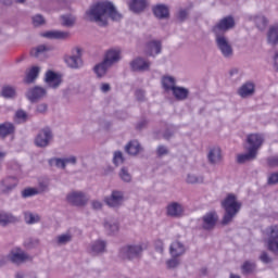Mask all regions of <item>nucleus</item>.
<instances>
[{
  "label": "nucleus",
  "mask_w": 278,
  "mask_h": 278,
  "mask_svg": "<svg viewBox=\"0 0 278 278\" xmlns=\"http://www.w3.org/2000/svg\"><path fill=\"white\" fill-rule=\"evenodd\" d=\"M86 16L91 23H98L102 27L108 25V18L111 21H121L123 15L118 13L114 3L110 1H102L92 4L89 10L86 11Z\"/></svg>",
  "instance_id": "nucleus-1"
},
{
  "label": "nucleus",
  "mask_w": 278,
  "mask_h": 278,
  "mask_svg": "<svg viewBox=\"0 0 278 278\" xmlns=\"http://www.w3.org/2000/svg\"><path fill=\"white\" fill-rule=\"evenodd\" d=\"M222 207L225 210L224 217L222 219V225H229L233 222V218L238 215L242 207V203L238 201L236 194L230 193L222 201Z\"/></svg>",
  "instance_id": "nucleus-2"
},
{
  "label": "nucleus",
  "mask_w": 278,
  "mask_h": 278,
  "mask_svg": "<svg viewBox=\"0 0 278 278\" xmlns=\"http://www.w3.org/2000/svg\"><path fill=\"white\" fill-rule=\"evenodd\" d=\"M147 251V243H128L119 249L118 255L122 260L127 262H136L142 260V253Z\"/></svg>",
  "instance_id": "nucleus-3"
},
{
  "label": "nucleus",
  "mask_w": 278,
  "mask_h": 278,
  "mask_svg": "<svg viewBox=\"0 0 278 278\" xmlns=\"http://www.w3.org/2000/svg\"><path fill=\"white\" fill-rule=\"evenodd\" d=\"M215 43L222 55L226 59L233 58V47L225 35H215Z\"/></svg>",
  "instance_id": "nucleus-4"
},
{
  "label": "nucleus",
  "mask_w": 278,
  "mask_h": 278,
  "mask_svg": "<svg viewBox=\"0 0 278 278\" xmlns=\"http://www.w3.org/2000/svg\"><path fill=\"white\" fill-rule=\"evenodd\" d=\"M233 27H236L233 16H226L212 27V33L214 36H225V33L233 29Z\"/></svg>",
  "instance_id": "nucleus-5"
},
{
  "label": "nucleus",
  "mask_w": 278,
  "mask_h": 278,
  "mask_svg": "<svg viewBox=\"0 0 278 278\" xmlns=\"http://www.w3.org/2000/svg\"><path fill=\"white\" fill-rule=\"evenodd\" d=\"M51 140H53V132L51 131V128L46 127L35 137V147H38L39 149H47V147L51 144Z\"/></svg>",
  "instance_id": "nucleus-6"
},
{
  "label": "nucleus",
  "mask_w": 278,
  "mask_h": 278,
  "mask_svg": "<svg viewBox=\"0 0 278 278\" xmlns=\"http://www.w3.org/2000/svg\"><path fill=\"white\" fill-rule=\"evenodd\" d=\"M66 201L74 207H84L88 204L89 198L83 191H72L67 193Z\"/></svg>",
  "instance_id": "nucleus-7"
},
{
  "label": "nucleus",
  "mask_w": 278,
  "mask_h": 278,
  "mask_svg": "<svg viewBox=\"0 0 278 278\" xmlns=\"http://www.w3.org/2000/svg\"><path fill=\"white\" fill-rule=\"evenodd\" d=\"M129 66L134 73H147L151 71V61L142 56H137L130 61Z\"/></svg>",
  "instance_id": "nucleus-8"
},
{
  "label": "nucleus",
  "mask_w": 278,
  "mask_h": 278,
  "mask_svg": "<svg viewBox=\"0 0 278 278\" xmlns=\"http://www.w3.org/2000/svg\"><path fill=\"white\" fill-rule=\"evenodd\" d=\"M65 63L70 68H81L84 61H81V49L75 48L71 55H65Z\"/></svg>",
  "instance_id": "nucleus-9"
},
{
  "label": "nucleus",
  "mask_w": 278,
  "mask_h": 278,
  "mask_svg": "<svg viewBox=\"0 0 278 278\" xmlns=\"http://www.w3.org/2000/svg\"><path fill=\"white\" fill-rule=\"evenodd\" d=\"M269 239L267 241V249L274 255L278 256V226H271L267 229Z\"/></svg>",
  "instance_id": "nucleus-10"
},
{
  "label": "nucleus",
  "mask_w": 278,
  "mask_h": 278,
  "mask_svg": "<svg viewBox=\"0 0 278 278\" xmlns=\"http://www.w3.org/2000/svg\"><path fill=\"white\" fill-rule=\"evenodd\" d=\"M109 207H121L125 203V193L123 191L113 190L111 195L104 199Z\"/></svg>",
  "instance_id": "nucleus-11"
},
{
  "label": "nucleus",
  "mask_w": 278,
  "mask_h": 278,
  "mask_svg": "<svg viewBox=\"0 0 278 278\" xmlns=\"http://www.w3.org/2000/svg\"><path fill=\"white\" fill-rule=\"evenodd\" d=\"M186 208L179 202H170L166 206V216L169 218H184Z\"/></svg>",
  "instance_id": "nucleus-12"
},
{
  "label": "nucleus",
  "mask_w": 278,
  "mask_h": 278,
  "mask_svg": "<svg viewBox=\"0 0 278 278\" xmlns=\"http://www.w3.org/2000/svg\"><path fill=\"white\" fill-rule=\"evenodd\" d=\"M18 186V178L16 176H7L0 181V190L2 194H10Z\"/></svg>",
  "instance_id": "nucleus-13"
},
{
  "label": "nucleus",
  "mask_w": 278,
  "mask_h": 278,
  "mask_svg": "<svg viewBox=\"0 0 278 278\" xmlns=\"http://www.w3.org/2000/svg\"><path fill=\"white\" fill-rule=\"evenodd\" d=\"M207 162L211 166H218L223 162V150H220V147L213 146L208 149Z\"/></svg>",
  "instance_id": "nucleus-14"
},
{
  "label": "nucleus",
  "mask_w": 278,
  "mask_h": 278,
  "mask_svg": "<svg viewBox=\"0 0 278 278\" xmlns=\"http://www.w3.org/2000/svg\"><path fill=\"white\" fill-rule=\"evenodd\" d=\"M218 223V214L216 212H208L202 217V229L212 231Z\"/></svg>",
  "instance_id": "nucleus-15"
},
{
  "label": "nucleus",
  "mask_w": 278,
  "mask_h": 278,
  "mask_svg": "<svg viewBox=\"0 0 278 278\" xmlns=\"http://www.w3.org/2000/svg\"><path fill=\"white\" fill-rule=\"evenodd\" d=\"M247 140H248V144H250L248 149H250L254 153H257V151L262 149V144H264V135L251 134L248 136Z\"/></svg>",
  "instance_id": "nucleus-16"
},
{
  "label": "nucleus",
  "mask_w": 278,
  "mask_h": 278,
  "mask_svg": "<svg viewBox=\"0 0 278 278\" xmlns=\"http://www.w3.org/2000/svg\"><path fill=\"white\" fill-rule=\"evenodd\" d=\"M42 38H47L48 40H66L71 38V33L62 31V30H48L41 33Z\"/></svg>",
  "instance_id": "nucleus-17"
},
{
  "label": "nucleus",
  "mask_w": 278,
  "mask_h": 278,
  "mask_svg": "<svg viewBox=\"0 0 278 278\" xmlns=\"http://www.w3.org/2000/svg\"><path fill=\"white\" fill-rule=\"evenodd\" d=\"M237 94L241 97V99H249V97H253V94H255V84L248 81L241 85L237 90Z\"/></svg>",
  "instance_id": "nucleus-18"
},
{
  "label": "nucleus",
  "mask_w": 278,
  "mask_h": 278,
  "mask_svg": "<svg viewBox=\"0 0 278 278\" xmlns=\"http://www.w3.org/2000/svg\"><path fill=\"white\" fill-rule=\"evenodd\" d=\"M108 251V242L103 240H96L90 244L89 253L91 255H103Z\"/></svg>",
  "instance_id": "nucleus-19"
},
{
  "label": "nucleus",
  "mask_w": 278,
  "mask_h": 278,
  "mask_svg": "<svg viewBox=\"0 0 278 278\" xmlns=\"http://www.w3.org/2000/svg\"><path fill=\"white\" fill-rule=\"evenodd\" d=\"M47 94V89L41 87H35L27 91L26 97L30 103H36L39 99H42Z\"/></svg>",
  "instance_id": "nucleus-20"
},
{
  "label": "nucleus",
  "mask_w": 278,
  "mask_h": 278,
  "mask_svg": "<svg viewBox=\"0 0 278 278\" xmlns=\"http://www.w3.org/2000/svg\"><path fill=\"white\" fill-rule=\"evenodd\" d=\"M186 245L181 241H174L169 247V255L172 257H181V255H186Z\"/></svg>",
  "instance_id": "nucleus-21"
},
{
  "label": "nucleus",
  "mask_w": 278,
  "mask_h": 278,
  "mask_svg": "<svg viewBox=\"0 0 278 278\" xmlns=\"http://www.w3.org/2000/svg\"><path fill=\"white\" fill-rule=\"evenodd\" d=\"M129 10L135 14H140V12H144L147 7L149 5V0H130L128 3Z\"/></svg>",
  "instance_id": "nucleus-22"
},
{
  "label": "nucleus",
  "mask_w": 278,
  "mask_h": 278,
  "mask_svg": "<svg viewBox=\"0 0 278 278\" xmlns=\"http://www.w3.org/2000/svg\"><path fill=\"white\" fill-rule=\"evenodd\" d=\"M45 81H46V84H48V86L50 88H59L60 85L62 84V78H60V76L58 74H55V72L48 71L46 73Z\"/></svg>",
  "instance_id": "nucleus-23"
},
{
  "label": "nucleus",
  "mask_w": 278,
  "mask_h": 278,
  "mask_svg": "<svg viewBox=\"0 0 278 278\" xmlns=\"http://www.w3.org/2000/svg\"><path fill=\"white\" fill-rule=\"evenodd\" d=\"M152 12L156 18L164 20L170 16L168 7L166 4H156L153 7Z\"/></svg>",
  "instance_id": "nucleus-24"
},
{
  "label": "nucleus",
  "mask_w": 278,
  "mask_h": 278,
  "mask_svg": "<svg viewBox=\"0 0 278 278\" xmlns=\"http://www.w3.org/2000/svg\"><path fill=\"white\" fill-rule=\"evenodd\" d=\"M146 53L147 55H157L162 53V42L157 40L148 42Z\"/></svg>",
  "instance_id": "nucleus-25"
},
{
  "label": "nucleus",
  "mask_w": 278,
  "mask_h": 278,
  "mask_svg": "<svg viewBox=\"0 0 278 278\" xmlns=\"http://www.w3.org/2000/svg\"><path fill=\"white\" fill-rule=\"evenodd\" d=\"M172 92L176 101H186L190 97V90L186 87L176 86Z\"/></svg>",
  "instance_id": "nucleus-26"
},
{
  "label": "nucleus",
  "mask_w": 278,
  "mask_h": 278,
  "mask_svg": "<svg viewBox=\"0 0 278 278\" xmlns=\"http://www.w3.org/2000/svg\"><path fill=\"white\" fill-rule=\"evenodd\" d=\"M125 151L128 155H138L142 151V146L139 140H132L126 144Z\"/></svg>",
  "instance_id": "nucleus-27"
},
{
  "label": "nucleus",
  "mask_w": 278,
  "mask_h": 278,
  "mask_svg": "<svg viewBox=\"0 0 278 278\" xmlns=\"http://www.w3.org/2000/svg\"><path fill=\"white\" fill-rule=\"evenodd\" d=\"M10 260L13 264H23L29 260V255L23 251L11 252Z\"/></svg>",
  "instance_id": "nucleus-28"
},
{
  "label": "nucleus",
  "mask_w": 278,
  "mask_h": 278,
  "mask_svg": "<svg viewBox=\"0 0 278 278\" xmlns=\"http://www.w3.org/2000/svg\"><path fill=\"white\" fill-rule=\"evenodd\" d=\"M106 64L114 66L116 62H121V51L118 50H109L104 58Z\"/></svg>",
  "instance_id": "nucleus-29"
},
{
  "label": "nucleus",
  "mask_w": 278,
  "mask_h": 278,
  "mask_svg": "<svg viewBox=\"0 0 278 278\" xmlns=\"http://www.w3.org/2000/svg\"><path fill=\"white\" fill-rule=\"evenodd\" d=\"M51 46H47V45H40L36 48H33L30 51V55L33 58H45V55H47V53H49V51H51Z\"/></svg>",
  "instance_id": "nucleus-30"
},
{
  "label": "nucleus",
  "mask_w": 278,
  "mask_h": 278,
  "mask_svg": "<svg viewBox=\"0 0 278 278\" xmlns=\"http://www.w3.org/2000/svg\"><path fill=\"white\" fill-rule=\"evenodd\" d=\"M257 152H254L253 150L248 148V152L244 154H239L237 156L238 164H247V162H253V160H256Z\"/></svg>",
  "instance_id": "nucleus-31"
},
{
  "label": "nucleus",
  "mask_w": 278,
  "mask_h": 278,
  "mask_svg": "<svg viewBox=\"0 0 278 278\" xmlns=\"http://www.w3.org/2000/svg\"><path fill=\"white\" fill-rule=\"evenodd\" d=\"M38 75H40V67L33 66L26 73V77L24 78L25 84H34L36 79H38Z\"/></svg>",
  "instance_id": "nucleus-32"
},
{
  "label": "nucleus",
  "mask_w": 278,
  "mask_h": 278,
  "mask_svg": "<svg viewBox=\"0 0 278 278\" xmlns=\"http://www.w3.org/2000/svg\"><path fill=\"white\" fill-rule=\"evenodd\" d=\"M267 42L271 47H277L278 45V25L271 26L267 31Z\"/></svg>",
  "instance_id": "nucleus-33"
},
{
  "label": "nucleus",
  "mask_w": 278,
  "mask_h": 278,
  "mask_svg": "<svg viewBox=\"0 0 278 278\" xmlns=\"http://www.w3.org/2000/svg\"><path fill=\"white\" fill-rule=\"evenodd\" d=\"M14 124L12 123H3L0 124V138H8V136H12L15 131Z\"/></svg>",
  "instance_id": "nucleus-34"
},
{
  "label": "nucleus",
  "mask_w": 278,
  "mask_h": 278,
  "mask_svg": "<svg viewBox=\"0 0 278 278\" xmlns=\"http://www.w3.org/2000/svg\"><path fill=\"white\" fill-rule=\"evenodd\" d=\"M177 80H175V77L173 76H163L162 77V86L164 88V90H166L167 92L172 90H175V88H177L176 86Z\"/></svg>",
  "instance_id": "nucleus-35"
},
{
  "label": "nucleus",
  "mask_w": 278,
  "mask_h": 278,
  "mask_svg": "<svg viewBox=\"0 0 278 278\" xmlns=\"http://www.w3.org/2000/svg\"><path fill=\"white\" fill-rule=\"evenodd\" d=\"M250 21H254L257 29L261 31H264L266 29V26L268 25V20H266L263 15H252L250 16Z\"/></svg>",
  "instance_id": "nucleus-36"
},
{
  "label": "nucleus",
  "mask_w": 278,
  "mask_h": 278,
  "mask_svg": "<svg viewBox=\"0 0 278 278\" xmlns=\"http://www.w3.org/2000/svg\"><path fill=\"white\" fill-rule=\"evenodd\" d=\"M15 222H16V217H14V215H12L10 213H5V212H0L1 227H5V226L10 225V223H15Z\"/></svg>",
  "instance_id": "nucleus-37"
},
{
  "label": "nucleus",
  "mask_w": 278,
  "mask_h": 278,
  "mask_svg": "<svg viewBox=\"0 0 278 278\" xmlns=\"http://www.w3.org/2000/svg\"><path fill=\"white\" fill-rule=\"evenodd\" d=\"M110 67H111V65L108 64L103 60V62H101L100 64H98L93 67V71H94L96 75H98V77H103L105 75V73H108V68H110Z\"/></svg>",
  "instance_id": "nucleus-38"
},
{
  "label": "nucleus",
  "mask_w": 278,
  "mask_h": 278,
  "mask_svg": "<svg viewBox=\"0 0 278 278\" xmlns=\"http://www.w3.org/2000/svg\"><path fill=\"white\" fill-rule=\"evenodd\" d=\"M68 242H73V233L71 232H65L56 237V244H59V247H64V244H68Z\"/></svg>",
  "instance_id": "nucleus-39"
},
{
  "label": "nucleus",
  "mask_w": 278,
  "mask_h": 278,
  "mask_svg": "<svg viewBox=\"0 0 278 278\" xmlns=\"http://www.w3.org/2000/svg\"><path fill=\"white\" fill-rule=\"evenodd\" d=\"M104 228L110 236H114V233H118L119 226L116 222H105Z\"/></svg>",
  "instance_id": "nucleus-40"
},
{
  "label": "nucleus",
  "mask_w": 278,
  "mask_h": 278,
  "mask_svg": "<svg viewBox=\"0 0 278 278\" xmlns=\"http://www.w3.org/2000/svg\"><path fill=\"white\" fill-rule=\"evenodd\" d=\"M24 218L27 225H35V223H40V215L34 214L31 212H26L24 214Z\"/></svg>",
  "instance_id": "nucleus-41"
},
{
  "label": "nucleus",
  "mask_w": 278,
  "mask_h": 278,
  "mask_svg": "<svg viewBox=\"0 0 278 278\" xmlns=\"http://www.w3.org/2000/svg\"><path fill=\"white\" fill-rule=\"evenodd\" d=\"M256 265L255 263L251 261H245L243 265L241 266V270L243 275H250V273H253L255 270Z\"/></svg>",
  "instance_id": "nucleus-42"
},
{
  "label": "nucleus",
  "mask_w": 278,
  "mask_h": 278,
  "mask_svg": "<svg viewBox=\"0 0 278 278\" xmlns=\"http://www.w3.org/2000/svg\"><path fill=\"white\" fill-rule=\"evenodd\" d=\"M205 177L203 175L188 174L187 184H203Z\"/></svg>",
  "instance_id": "nucleus-43"
},
{
  "label": "nucleus",
  "mask_w": 278,
  "mask_h": 278,
  "mask_svg": "<svg viewBox=\"0 0 278 278\" xmlns=\"http://www.w3.org/2000/svg\"><path fill=\"white\" fill-rule=\"evenodd\" d=\"M50 166H56V168H62L63 170L66 168V165L64 163V159L60 157H53L49 160Z\"/></svg>",
  "instance_id": "nucleus-44"
},
{
  "label": "nucleus",
  "mask_w": 278,
  "mask_h": 278,
  "mask_svg": "<svg viewBox=\"0 0 278 278\" xmlns=\"http://www.w3.org/2000/svg\"><path fill=\"white\" fill-rule=\"evenodd\" d=\"M27 118H28L27 112H25L23 110L16 111L15 122H17L18 124L27 123Z\"/></svg>",
  "instance_id": "nucleus-45"
},
{
  "label": "nucleus",
  "mask_w": 278,
  "mask_h": 278,
  "mask_svg": "<svg viewBox=\"0 0 278 278\" xmlns=\"http://www.w3.org/2000/svg\"><path fill=\"white\" fill-rule=\"evenodd\" d=\"M16 94V90L13 87L7 86L2 88V97L4 99H12Z\"/></svg>",
  "instance_id": "nucleus-46"
},
{
  "label": "nucleus",
  "mask_w": 278,
  "mask_h": 278,
  "mask_svg": "<svg viewBox=\"0 0 278 278\" xmlns=\"http://www.w3.org/2000/svg\"><path fill=\"white\" fill-rule=\"evenodd\" d=\"M36 194H40V191L36 188H27L22 191V197L27 199L29 197H36Z\"/></svg>",
  "instance_id": "nucleus-47"
},
{
  "label": "nucleus",
  "mask_w": 278,
  "mask_h": 278,
  "mask_svg": "<svg viewBox=\"0 0 278 278\" xmlns=\"http://www.w3.org/2000/svg\"><path fill=\"white\" fill-rule=\"evenodd\" d=\"M181 264V260L179 256H172L168 261H166L167 268H177Z\"/></svg>",
  "instance_id": "nucleus-48"
},
{
  "label": "nucleus",
  "mask_w": 278,
  "mask_h": 278,
  "mask_svg": "<svg viewBox=\"0 0 278 278\" xmlns=\"http://www.w3.org/2000/svg\"><path fill=\"white\" fill-rule=\"evenodd\" d=\"M123 162H125V157L123 156V152L115 151L114 156H113V164H115V166H121V164H123Z\"/></svg>",
  "instance_id": "nucleus-49"
},
{
  "label": "nucleus",
  "mask_w": 278,
  "mask_h": 278,
  "mask_svg": "<svg viewBox=\"0 0 278 278\" xmlns=\"http://www.w3.org/2000/svg\"><path fill=\"white\" fill-rule=\"evenodd\" d=\"M119 177L126 184H129V181H131V174H129V170L127 168H125V167H123L119 170Z\"/></svg>",
  "instance_id": "nucleus-50"
},
{
  "label": "nucleus",
  "mask_w": 278,
  "mask_h": 278,
  "mask_svg": "<svg viewBox=\"0 0 278 278\" xmlns=\"http://www.w3.org/2000/svg\"><path fill=\"white\" fill-rule=\"evenodd\" d=\"M62 21L64 27H73L75 25V16L73 15H63Z\"/></svg>",
  "instance_id": "nucleus-51"
},
{
  "label": "nucleus",
  "mask_w": 278,
  "mask_h": 278,
  "mask_svg": "<svg viewBox=\"0 0 278 278\" xmlns=\"http://www.w3.org/2000/svg\"><path fill=\"white\" fill-rule=\"evenodd\" d=\"M168 153H170V150H168V147L166 146H159L156 148L157 157H164V155H168Z\"/></svg>",
  "instance_id": "nucleus-52"
},
{
  "label": "nucleus",
  "mask_w": 278,
  "mask_h": 278,
  "mask_svg": "<svg viewBox=\"0 0 278 278\" xmlns=\"http://www.w3.org/2000/svg\"><path fill=\"white\" fill-rule=\"evenodd\" d=\"M45 17L40 14H37L33 17V25L35 27H40L41 25H45Z\"/></svg>",
  "instance_id": "nucleus-53"
},
{
  "label": "nucleus",
  "mask_w": 278,
  "mask_h": 278,
  "mask_svg": "<svg viewBox=\"0 0 278 278\" xmlns=\"http://www.w3.org/2000/svg\"><path fill=\"white\" fill-rule=\"evenodd\" d=\"M260 261L263 264H273V257H270V255L268 254V252H262L260 255Z\"/></svg>",
  "instance_id": "nucleus-54"
},
{
  "label": "nucleus",
  "mask_w": 278,
  "mask_h": 278,
  "mask_svg": "<svg viewBox=\"0 0 278 278\" xmlns=\"http://www.w3.org/2000/svg\"><path fill=\"white\" fill-rule=\"evenodd\" d=\"M188 9H180L177 13V18L180 21V23H184V21L188 18Z\"/></svg>",
  "instance_id": "nucleus-55"
},
{
  "label": "nucleus",
  "mask_w": 278,
  "mask_h": 278,
  "mask_svg": "<svg viewBox=\"0 0 278 278\" xmlns=\"http://www.w3.org/2000/svg\"><path fill=\"white\" fill-rule=\"evenodd\" d=\"M267 166L270 168H278V156L267 157Z\"/></svg>",
  "instance_id": "nucleus-56"
},
{
  "label": "nucleus",
  "mask_w": 278,
  "mask_h": 278,
  "mask_svg": "<svg viewBox=\"0 0 278 278\" xmlns=\"http://www.w3.org/2000/svg\"><path fill=\"white\" fill-rule=\"evenodd\" d=\"M135 97L137 101H140V102L147 101L146 92L142 89H137L135 91Z\"/></svg>",
  "instance_id": "nucleus-57"
},
{
  "label": "nucleus",
  "mask_w": 278,
  "mask_h": 278,
  "mask_svg": "<svg viewBox=\"0 0 278 278\" xmlns=\"http://www.w3.org/2000/svg\"><path fill=\"white\" fill-rule=\"evenodd\" d=\"M268 184L269 186H275L276 184H278V172L269 175Z\"/></svg>",
  "instance_id": "nucleus-58"
},
{
  "label": "nucleus",
  "mask_w": 278,
  "mask_h": 278,
  "mask_svg": "<svg viewBox=\"0 0 278 278\" xmlns=\"http://www.w3.org/2000/svg\"><path fill=\"white\" fill-rule=\"evenodd\" d=\"M48 109H49V106L46 103H41V104L37 105L36 112L38 114H47Z\"/></svg>",
  "instance_id": "nucleus-59"
},
{
  "label": "nucleus",
  "mask_w": 278,
  "mask_h": 278,
  "mask_svg": "<svg viewBox=\"0 0 278 278\" xmlns=\"http://www.w3.org/2000/svg\"><path fill=\"white\" fill-rule=\"evenodd\" d=\"M65 166L66 164H72L73 166H75V164H77V156H68V157H64L63 159Z\"/></svg>",
  "instance_id": "nucleus-60"
},
{
  "label": "nucleus",
  "mask_w": 278,
  "mask_h": 278,
  "mask_svg": "<svg viewBox=\"0 0 278 278\" xmlns=\"http://www.w3.org/2000/svg\"><path fill=\"white\" fill-rule=\"evenodd\" d=\"M91 207L92 210H101L103 207V203H101V201L93 200L91 202Z\"/></svg>",
  "instance_id": "nucleus-61"
},
{
  "label": "nucleus",
  "mask_w": 278,
  "mask_h": 278,
  "mask_svg": "<svg viewBox=\"0 0 278 278\" xmlns=\"http://www.w3.org/2000/svg\"><path fill=\"white\" fill-rule=\"evenodd\" d=\"M273 60H274V68L275 71H278V51H275Z\"/></svg>",
  "instance_id": "nucleus-62"
},
{
  "label": "nucleus",
  "mask_w": 278,
  "mask_h": 278,
  "mask_svg": "<svg viewBox=\"0 0 278 278\" xmlns=\"http://www.w3.org/2000/svg\"><path fill=\"white\" fill-rule=\"evenodd\" d=\"M110 90H112V87L110 86V84H102L101 92H110Z\"/></svg>",
  "instance_id": "nucleus-63"
},
{
  "label": "nucleus",
  "mask_w": 278,
  "mask_h": 278,
  "mask_svg": "<svg viewBox=\"0 0 278 278\" xmlns=\"http://www.w3.org/2000/svg\"><path fill=\"white\" fill-rule=\"evenodd\" d=\"M147 127V121L142 119L137 124V129H144Z\"/></svg>",
  "instance_id": "nucleus-64"
}]
</instances>
